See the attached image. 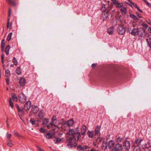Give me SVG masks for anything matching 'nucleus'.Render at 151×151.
Segmentation results:
<instances>
[{
  "label": "nucleus",
  "mask_w": 151,
  "mask_h": 151,
  "mask_svg": "<svg viewBox=\"0 0 151 151\" xmlns=\"http://www.w3.org/2000/svg\"><path fill=\"white\" fill-rule=\"evenodd\" d=\"M66 134L73 136V139H74L76 141H78L81 137V135L79 130L76 129H70L67 132Z\"/></svg>",
  "instance_id": "nucleus-1"
},
{
  "label": "nucleus",
  "mask_w": 151,
  "mask_h": 151,
  "mask_svg": "<svg viewBox=\"0 0 151 151\" xmlns=\"http://www.w3.org/2000/svg\"><path fill=\"white\" fill-rule=\"evenodd\" d=\"M73 140L72 137L68 138L66 140V142L67 143V146L69 149H70L76 147L77 145V143L76 142L74 143L72 142Z\"/></svg>",
  "instance_id": "nucleus-2"
},
{
  "label": "nucleus",
  "mask_w": 151,
  "mask_h": 151,
  "mask_svg": "<svg viewBox=\"0 0 151 151\" xmlns=\"http://www.w3.org/2000/svg\"><path fill=\"white\" fill-rule=\"evenodd\" d=\"M124 25L121 24L119 25L117 29L118 33L120 35H123L125 33L126 30L125 27L123 26Z\"/></svg>",
  "instance_id": "nucleus-3"
},
{
  "label": "nucleus",
  "mask_w": 151,
  "mask_h": 151,
  "mask_svg": "<svg viewBox=\"0 0 151 151\" xmlns=\"http://www.w3.org/2000/svg\"><path fill=\"white\" fill-rule=\"evenodd\" d=\"M18 97L19 100L21 103H24L26 101V97L23 93H20Z\"/></svg>",
  "instance_id": "nucleus-4"
},
{
  "label": "nucleus",
  "mask_w": 151,
  "mask_h": 151,
  "mask_svg": "<svg viewBox=\"0 0 151 151\" xmlns=\"http://www.w3.org/2000/svg\"><path fill=\"white\" fill-rule=\"evenodd\" d=\"M123 146L125 150H129L130 148V144L129 141L126 140L123 142Z\"/></svg>",
  "instance_id": "nucleus-5"
},
{
  "label": "nucleus",
  "mask_w": 151,
  "mask_h": 151,
  "mask_svg": "<svg viewBox=\"0 0 151 151\" xmlns=\"http://www.w3.org/2000/svg\"><path fill=\"white\" fill-rule=\"evenodd\" d=\"M15 106L17 108L19 114L21 116L24 115V111L23 110V109L22 108V109H21L19 106L17 104L15 105Z\"/></svg>",
  "instance_id": "nucleus-6"
},
{
  "label": "nucleus",
  "mask_w": 151,
  "mask_h": 151,
  "mask_svg": "<svg viewBox=\"0 0 151 151\" xmlns=\"http://www.w3.org/2000/svg\"><path fill=\"white\" fill-rule=\"evenodd\" d=\"M31 104V102L30 101H27L24 104V108H23V110H24L27 111H29L30 108Z\"/></svg>",
  "instance_id": "nucleus-7"
},
{
  "label": "nucleus",
  "mask_w": 151,
  "mask_h": 151,
  "mask_svg": "<svg viewBox=\"0 0 151 151\" xmlns=\"http://www.w3.org/2000/svg\"><path fill=\"white\" fill-rule=\"evenodd\" d=\"M42 120L43 121L42 123V125H45L49 129H50V123L48 124H47L48 122V119H43Z\"/></svg>",
  "instance_id": "nucleus-8"
},
{
  "label": "nucleus",
  "mask_w": 151,
  "mask_h": 151,
  "mask_svg": "<svg viewBox=\"0 0 151 151\" xmlns=\"http://www.w3.org/2000/svg\"><path fill=\"white\" fill-rule=\"evenodd\" d=\"M57 118L55 116H53L51 122H50V127L51 126H53V125H56L57 124Z\"/></svg>",
  "instance_id": "nucleus-9"
},
{
  "label": "nucleus",
  "mask_w": 151,
  "mask_h": 151,
  "mask_svg": "<svg viewBox=\"0 0 151 151\" xmlns=\"http://www.w3.org/2000/svg\"><path fill=\"white\" fill-rule=\"evenodd\" d=\"M44 115L45 114L44 111L42 110L40 111L38 113V117L39 118L40 120L38 119L37 120V121L38 122H41V120L42 119Z\"/></svg>",
  "instance_id": "nucleus-10"
},
{
  "label": "nucleus",
  "mask_w": 151,
  "mask_h": 151,
  "mask_svg": "<svg viewBox=\"0 0 151 151\" xmlns=\"http://www.w3.org/2000/svg\"><path fill=\"white\" fill-rule=\"evenodd\" d=\"M114 149L116 151H121L122 150V145L117 143L116 144Z\"/></svg>",
  "instance_id": "nucleus-11"
},
{
  "label": "nucleus",
  "mask_w": 151,
  "mask_h": 151,
  "mask_svg": "<svg viewBox=\"0 0 151 151\" xmlns=\"http://www.w3.org/2000/svg\"><path fill=\"white\" fill-rule=\"evenodd\" d=\"M138 31L137 35H138L139 37H142L144 36L145 33V30L141 28H138Z\"/></svg>",
  "instance_id": "nucleus-12"
},
{
  "label": "nucleus",
  "mask_w": 151,
  "mask_h": 151,
  "mask_svg": "<svg viewBox=\"0 0 151 151\" xmlns=\"http://www.w3.org/2000/svg\"><path fill=\"white\" fill-rule=\"evenodd\" d=\"M39 110L38 107L37 106L33 105L32 106L31 110L32 112L34 114L37 113Z\"/></svg>",
  "instance_id": "nucleus-13"
},
{
  "label": "nucleus",
  "mask_w": 151,
  "mask_h": 151,
  "mask_svg": "<svg viewBox=\"0 0 151 151\" xmlns=\"http://www.w3.org/2000/svg\"><path fill=\"white\" fill-rule=\"evenodd\" d=\"M101 129V127L99 126V125H97L95 129V135L99 136L100 135V130Z\"/></svg>",
  "instance_id": "nucleus-14"
},
{
  "label": "nucleus",
  "mask_w": 151,
  "mask_h": 151,
  "mask_svg": "<svg viewBox=\"0 0 151 151\" xmlns=\"http://www.w3.org/2000/svg\"><path fill=\"white\" fill-rule=\"evenodd\" d=\"M87 129L85 125H83L81 128V133L84 136Z\"/></svg>",
  "instance_id": "nucleus-15"
},
{
  "label": "nucleus",
  "mask_w": 151,
  "mask_h": 151,
  "mask_svg": "<svg viewBox=\"0 0 151 151\" xmlns=\"http://www.w3.org/2000/svg\"><path fill=\"white\" fill-rule=\"evenodd\" d=\"M19 83L20 86H24L26 83V80L24 78H20L19 81Z\"/></svg>",
  "instance_id": "nucleus-16"
},
{
  "label": "nucleus",
  "mask_w": 151,
  "mask_h": 151,
  "mask_svg": "<svg viewBox=\"0 0 151 151\" xmlns=\"http://www.w3.org/2000/svg\"><path fill=\"white\" fill-rule=\"evenodd\" d=\"M74 123L73 119H71L68 120L66 122L67 125L69 127L72 126Z\"/></svg>",
  "instance_id": "nucleus-17"
},
{
  "label": "nucleus",
  "mask_w": 151,
  "mask_h": 151,
  "mask_svg": "<svg viewBox=\"0 0 151 151\" xmlns=\"http://www.w3.org/2000/svg\"><path fill=\"white\" fill-rule=\"evenodd\" d=\"M138 28H139L136 29L134 28L132 29V32H131V34L134 36L137 35L138 31Z\"/></svg>",
  "instance_id": "nucleus-18"
},
{
  "label": "nucleus",
  "mask_w": 151,
  "mask_h": 151,
  "mask_svg": "<svg viewBox=\"0 0 151 151\" xmlns=\"http://www.w3.org/2000/svg\"><path fill=\"white\" fill-rule=\"evenodd\" d=\"M114 146V142L113 140H110L109 142L108 146V148L110 149H111Z\"/></svg>",
  "instance_id": "nucleus-19"
},
{
  "label": "nucleus",
  "mask_w": 151,
  "mask_h": 151,
  "mask_svg": "<svg viewBox=\"0 0 151 151\" xmlns=\"http://www.w3.org/2000/svg\"><path fill=\"white\" fill-rule=\"evenodd\" d=\"M107 146L108 145L106 141H103L101 145L102 149L104 150H105L106 149Z\"/></svg>",
  "instance_id": "nucleus-20"
},
{
  "label": "nucleus",
  "mask_w": 151,
  "mask_h": 151,
  "mask_svg": "<svg viewBox=\"0 0 151 151\" xmlns=\"http://www.w3.org/2000/svg\"><path fill=\"white\" fill-rule=\"evenodd\" d=\"M142 141V139L141 138H138L135 140V142L137 145V146H139Z\"/></svg>",
  "instance_id": "nucleus-21"
},
{
  "label": "nucleus",
  "mask_w": 151,
  "mask_h": 151,
  "mask_svg": "<svg viewBox=\"0 0 151 151\" xmlns=\"http://www.w3.org/2000/svg\"><path fill=\"white\" fill-rule=\"evenodd\" d=\"M114 31V28L113 27H109L107 30V32L110 35L113 34Z\"/></svg>",
  "instance_id": "nucleus-22"
},
{
  "label": "nucleus",
  "mask_w": 151,
  "mask_h": 151,
  "mask_svg": "<svg viewBox=\"0 0 151 151\" xmlns=\"http://www.w3.org/2000/svg\"><path fill=\"white\" fill-rule=\"evenodd\" d=\"M58 126L57 125H53V126H51L50 128H52V130L55 132L58 131Z\"/></svg>",
  "instance_id": "nucleus-23"
},
{
  "label": "nucleus",
  "mask_w": 151,
  "mask_h": 151,
  "mask_svg": "<svg viewBox=\"0 0 151 151\" xmlns=\"http://www.w3.org/2000/svg\"><path fill=\"white\" fill-rule=\"evenodd\" d=\"M87 135L89 138H93L94 135L93 131L89 130L87 132Z\"/></svg>",
  "instance_id": "nucleus-24"
},
{
  "label": "nucleus",
  "mask_w": 151,
  "mask_h": 151,
  "mask_svg": "<svg viewBox=\"0 0 151 151\" xmlns=\"http://www.w3.org/2000/svg\"><path fill=\"white\" fill-rule=\"evenodd\" d=\"M9 20L10 19L8 18L7 20V28H9V29H11L12 28V22H11L10 23Z\"/></svg>",
  "instance_id": "nucleus-25"
},
{
  "label": "nucleus",
  "mask_w": 151,
  "mask_h": 151,
  "mask_svg": "<svg viewBox=\"0 0 151 151\" xmlns=\"http://www.w3.org/2000/svg\"><path fill=\"white\" fill-rule=\"evenodd\" d=\"M129 16L130 18H132L134 20L136 21L137 22L139 20L138 18L137 17H136V16L135 15L133 14H130Z\"/></svg>",
  "instance_id": "nucleus-26"
},
{
  "label": "nucleus",
  "mask_w": 151,
  "mask_h": 151,
  "mask_svg": "<svg viewBox=\"0 0 151 151\" xmlns=\"http://www.w3.org/2000/svg\"><path fill=\"white\" fill-rule=\"evenodd\" d=\"M6 1L10 5L13 6H15V0H6Z\"/></svg>",
  "instance_id": "nucleus-27"
},
{
  "label": "nucleus",
  "mask_w": 151,
  "mask_h": 151,
  "mask_svg": "<svg viewBox=\"0 0 151 151\" xmlns=\"http://www.w3.org/2000/svg\"><path fill=\"white\" fill-rule=\"evenodd\" d=\"M121 12L123 14H126L127 13V9L125 7H121L120 9Z\"/></svg>",
  "instance_id": "nucleus-28"
},
{
  "label": "nucleus",
  "mask_w": 151,
  "mask_h": 151,
  "mask_svg": "<svg viewBox=\"0 0 151 151\" xmlns=\"http://www.w3.org/2000/svg\"><path fill=\"white\" fill-rule=\"evenodd\" d=\"M16 72L18 75H20L22 74V71L20 67H19L17 68Z\"/></svg>",
  "instance_id": "nucleus-29"
},
{
  "label": "nucleus",
  "mask_w": 151,
  "mask_h": 151,
  "mask_svg": "<svg viewBox=\"0 0 151 151\" xmlns=\"http://www.w3.org/2000/svg\"><path fill=\"white\" fill-rule=\"evenodd\" d=\"M45 136L47 139H50L52 137V134L50 132H48L45 135Z\"/></svg>",
  "instance_id": "nucleus-30"
},
{
  "label": "nucleus",
  "mask_w": 151,
  "mask_h": 151,
  "mask_svg": "<svg viewBox=\"0 0 151 151\" xmlns=\"http://www.w3.org/2000/svg\"><path fill=\"white\" fill-rule=\"evenodd\" d=\"M10 49V46L9 45H7L6 46L5 49V52L6 54L7 55H8L9 54V49Z\"/></svg>",
  "instance_id": "nucleus-31"
},
{
  "label": "nucleus",
  "mask_w": 151,
  "mask_h": 151,
  "mask_svg": "<svg viewBox=\"0 0 151 151\" xmlns=\"http://www.w3.org/2000/svg\"><path fill=\"white\" fill-rule=\"evenodd\" d=\"M12 62L13 63L14 65L15 66L17 65L18 64L17 60L15 57H14L13 58Z\"/></svg>",
  "instance_id": "nucleus-32"
},
{
  "label": "nucleus",
  "mask_w": 151,
  "mask_h": 151,
  "mask_svg": "<svg viewBox=\"0 0 151 151\" xmlns=\"http://www.w3.org/2000/svg\"><path fill=\"white\" fill-rule=\"evenodd\" d=\"M151 40V38H150L149 39H147L146 40V41L148 44V46L151 48V42L150 40Z\"/></svg>",
  "instance_id": "nucleus-33"
},
{
  "label": "nucleus",
  "mask_w": 151,
  "mask_h": 151,
  "mask_svg": "<svg viewBox=\"0 0 151 151\" xmlns=\"http://www.w3.org/2000/svg\"><path fill=\"white\" fill-rule=\"evenodd\" d=\"M12 98L13 100L15 101H18V98L16 95L14 94H12Z\"/></svg>",
  "instance_id": "nucleus-34"
},
{
  "label": "nucleus",
  "mask_w": 151,
  "mask_h": 151,
  "mask_svg": "<svg viewBox=\"0 0 151 151\" xmlns=\"http://www.w3.org/2000/svg\"><path fill=\"white\" fill-rule=\"evenodd\" d=\"M61 141V139L59 138H56L54 139V141L55 144L58 143Z\"/></svg>",
  "instance_id": "nucleus-35"
},
{
  "label": "nucleus",
  "mask_w": 151,
  "mask_h": 151,
  "mask_svg": "<svg viewBox=\"0 0 151 151\" xmlns=\"http://www.w3.org/2000/svg\"><path fill=\"white\" fill-rule=\"evenodd\" d=\"M115 4L116 5V7L119 8L122 7V6L123 5V4L122 3H119L118 1Z\"/></svg>",
  "instance_id": "nucleus-36"
},
{
  "label": "nucleus",
  "mask_w": 151,
  "mask_h": 151,
  "mask_svg": "<svg viewBox=\"0 0 151 151\" xmlns=\"http://www.w3.org/2000/svg\"><path fill=\"white\" fill-rule=\"evenodd\" d=\"M133 151H141V149L139 146H136L134 147L133 150Z\"/></svg>",
  "instance_id": "nucleus-37"
},
{
  "label": "nucleus",
  "mask_w": 151,
  "mask_h": 151,
  "mask_svg": "<svg viewBox=\"0 0 151 151\" xmlns=\"http://www.w3.org/2000/svg\"><path fill=\"white\" fill-rule=\"evenodd\" d=\"M12 32H11L8 35L6 40L8 41H9L11 40L12 36Z\"/></svg>",
  "instance_id": "nucleus-38"
},
{
  "label": "nucleus",
  "mask_w": 151,
  "mask_h": 151,
  "mask_svg": "<svg viewBox=\"0 0 151 151\" xmlns=\"http://www.w3.org/2000/svg\"><path fill=\"white\" fill-rule=\"evenodd\" d=\"M103 139V138L101 137H98L96 139V142L98 143H99L102 141Z\"/></svg>",
  "instance_id": "nucleus-39"
},
{
  "label": "nucleus",
  "mask_w": 151,
  "mask_h": 151,
  "mask_svg": "<svg viewBox=\"0 0 151 151\" xmlns=\"http://www.w3.org/2000/svg\"><path fill=\"white\" fill-rule=\"evenodd\" d=\"M5 75L7 77L10 76V72L9 70L7 69L5 70Z\"/></svg>",
  "instance_id": "nucleus-40"
},
{
  "label": "nucleus",
  "mask_w": 151,
  "mask_h": 151,
  "mask_svg": "<svg viewBox=\"0 0 151 151\" xmlns=\"http://www.w3.org/2000/svg\"><path fill=\"white\" fill-rule=\"evenodd\" d=\"M5 46V40L4 39H3L1 41V47H2V48L4 47Z\"/></svg>",
  "instance_id": "nucleus-41"
},
{
  "label": "nucleus",
  "mask_w": 151,
  "mask_h": 151,
  "mask_svg": "<svg viewBox=\"0 0 151 151\" xmlns=\"http://www.w3.org/2000/svg\"><path fill=\"white\" fill-rule=\"evenodd\" d=\"M9 104L10 106L12 108H13L14 107V105L12 101V99L11 98H10L9 99Z\"/></svg>",
  "instance_id": "nucleus-42"
},
{
  "label": "nucleus",
  "mask_w": 151,
  "mask_h": 151,
  "mask_svg": "<svg viewBox=\"0 0 151 151\" xmlns=\"http://www.w3.org/2000/svg\"><path fill=\"white\" fill-rule=\"evenodd\" d=\"M7 145L8 146L10 147H12L14 145L11 141L7 142Z\"/></svg>",
  "instance_id": "nucleus-43"
},
{
  "label": "nucleus",
  "mask_w": 151,
  "mask_h": 151,
  "mask_svg": "<svg viewBox=\"0 0 151 151\" xmlns=\"http://www.w3.org/2000/svg\"><path fill=\"white\" fill-rule=\"evenodd\" d=\"M77 150L79 151H80V150L81 151H83V147L81 145H79L77 147Z\"/></svg>",
  "instance_id": "nucleus-44"
},
{
  "label": "nucleus",
  "mask_w": 151,
  "mask_h": 151,
  "mask_svg": "<svg viewBox=\"0 0 151 151\" xmlns=\"http://www.w3.org/2000/svg\"><path fill=\"white\" fill-rule=\"evenodd\" d=\"M60 124H61L62 125H64L66 124V122L63 119H62V121H60L59 123Z\"/></svg>",
  "instance_id": "nucleus-45"
},
{
  "label": "nucleus",
  "mask_w": 151,
  "mask_h": 151,
  "mask_svg": "<svg viewBox=\"0 0 151 151\" xmlns=\"http://www.w3.org/2000/svg\"><path fill=\"white\" fill-rule=\"evenodd\" d=\"M122 139V138L120 137L116 138V141L119 143L121 142Z\"/></svg>",
  "instance_id": "nucleus-46"
},
{
  "label": "nucleus",
  "mask_w": 151,
  "mask_h": 151,
  "mask_svg": "<svg viewBox=\"0 0 151 151\" xmlns=\"http://www.w3.org/2000/svg\"><path fill=\"white\" fill-rule=\"evenodd\" d=\"M30 122L31 123L32 125H35V121L33 119L31 118L30 120Z\"/></svg>",
  "instance_id": "nucleus-47"
},
{
  "label": "nucleus",
  "mask_w": 151,
  "mask_h": 151,
  "mask_svg": "<svg viewBox=\"0 0 151 151\" xmlns=\"http://www.w3.org/2000/svg\"><path fill=\"white\" fill-rule=\"evenodd\" d=\"M142 148L143 150H145L146 149H147V144H145L142 145Z\"/></svg>",
  "instance_id": "nucleus-48"
},
{
  "label": "nucleus",
  "mask_w": 151,
  "mask_h": 151,
  "mask_svg": "<svg viewBox=\"0 0 151 151\" xmlns=\"http://www.w3.org/2000/svg\"><path fill=\"white\" fill-rule=\"evenodd\" d=\"M101 10L103 12H104L105 11L106 9L105 8V4H104L102 7L101 8Z\"/></svg>",
  "instance_id": "nucleus-49"
},
{
  "label": "nucleus",
  "mask_w": 151,
  "mask_h": 151,
  "mask_svg": "<svg viewBox=\"0 0 151 151\" xmlns=\"http://www.w3.org/2000/svg\"><path fill=\"white\" fill-rule=\"evenodd\" d=\"M40 131L41 132L45 133V130L44 129L42 128L40 129Z\"/></svg>",
  "instance_id": "nucleus-50"
},
{
  "label": "nucleus",
  "mask_w": 151,
  "mask_h": 151,
  "mask_svg": "<svg viewBox=\"0 0 151 151\" xmlns=\"http://www.w3.org/2000/svg\"><path fill=\"white\" fill-rule=\"evenodd\" d=\"M147 22L149 25H151V20L149 19H146Z\"/></svg>",
  "instance_id": "nucleus-51"
},
{
  "label": "nucleus",
  "mask_w": 151,
  "mask_h": 151,
  "mask_svg": "<svg viewBox=\"0 0 151 151\" xmlns=\"http://www.w3.org/2000/svg\"><path fill=\"white\" fill-rule=\"evenodd\" d=\"M6 134L7 135V138L8 139H9V138H10V137L11 136V134H9V133L8 132H7L6 133Z\"/></svg>",
  "instance_id": "nucleus-52"
},
{
  "label": "nucleus",
  "mask_w": 151,
  "mask_h": 151,
  "mask_svg": "<svg viewBox=\"0 0 151 151\" xmlns=\"http://www.w3.org/2000/svg\"><path fill=\"white\" fill-rule=\"evenodd\" d=\"M142 26L145 27L146 29H147L148 27V26L147 25L144 23H143L142 24Z\"/></svg>",
  "instance_id": "nucleus-53"
},
{
  "label": "nucleus",
  "mask_w": 151,
  "mask_h": 151,
  "mask_svg": "<svg viewBox=\"0 0 151 151\" xmlns=\"http://www.w3.org/2000/svg\"><path fill=\"white\" fill-rule=\"evenodd\" d=\"M88 148V147L87 145H84L83 147V151L84 150L87 149Z\"/></svg>",
  "instance_id": "nucleus-54"
},
{
  "label": "nucleus",
  "mask_w": 151,
  "mask_h": 151,
  "mask_svg": "<svg viewBox=\"0 0 151 151\" xmlns=\"http://www.w3.org/2000/svg\"><path fill=\"white\" fill-rule=\"evenodd\" d=\"M136 14L139 18H141L142 17L141 14L138 12H136Z\"/></svg>",
  "instance_id": "nucleus-55"
},
{
  "label": "nucleus",
  "mask_w": 151,
  "mask_h": 151,
  "mask_svg": "<svg viewBox=\"0 0 151 151\" xmlns=\"http://www.w3.org/2000/svg\"><path fill=\"white\" fill-rule=\"evenodd\" d=\"M37 148L39 151H44L43 150L40 148L39 146H37Z\"/></svg>",
  "instance_id": "nucleus-56"
},
{
  "label": "nucleus",
  "mask_w": 151,
  "mask_h": 151,
  "mask_svg": "<svg viewBox=\"0 0 151 151\" xmlns=\"http://www.w3.org/2000/svg\"><path fill=\"white\" fill-rule=\"evenodd\" d=\"M108 14H107V13H106V14H105L104 15V16H103V17H104V16H105V17H104V18H105V19H106L108 16Z\"/></svg>",
  "instance_id": "nucleus-57"
},
{
  "label": "nucleus",
  "mask_w": 151,
  "mask_h": 151,
  "mask_svg": "<svg viewBox=\"0 0 151 151\" xmlns=\"http://www.w3.org/2000/svg\"><path fill=\"white\" fill-rule=\"evenodd\" d=\"M96 65H97L96 64L93 63L91 65V67L93 68H94L96 66Z\"/></svg>",
  "instance_id": "nucleus-58"
},
{
  "label": "nucleus",
  "mask_w": 151,
  "mask_h": 151,
  "mask_svg": "<svg viewBox=\"0 0 151 151\" xmlns=\"http://www.w3.org/2000/svg\"><path fill=\"white\" fill-rule=\"evenodd\" d=\"M14 135H17L18 137L19 136V134L17 132H14Z\"/></svg>",
  "instance_id": "nucleus-59"
},
{
  "label": "nucleus",
  "mask_w": 151,
  "mask_h": 151,
  "mask_svg": "<svg viewBox=\"0 0 151 151\" xmlns=\"http://www.w3.org/2000/svg\"><path fill=\"white\" fill-rule=\"evenodd\" d=\"M147 30L148 32L151 33V28L149 27L148 28Z\"/></svg>",
  "instance_id": "nucleus-60"
},
{
  "label": "nucleus",
  "mask_w": 151,
  "mask_h": 151,
  "mask_svg": "<svg viewBox=\"0 0 151 151\" xmlns=\"http://www.w3.org/2000/svg\"><path fill=\"white\" fill-rule=\"evenodd\" d=\"M145 3H146V4L147 5V6H150L151 5V4H150L149 2H148L147 1H146V2Z\"/></svg>",
  "instance_id": "nucleus-61"
},
{
  "label": "nucleus",
  "mask_w": 151,
  "mask_h": 151,
  "mask_svg": "<svg viewBox=\"0 0 151 151\" xmlns=\"http://www.w3.org/2000/svg\"><path fill=\"white\" fill-rule=\"evenodd\" d=\"M112 2L115 4L117 1H116V0H111Z\"/></svg>",
  "instance_id": "nucleus-62"
},
{
  "label": "nucleus",
  "mask_w": 151,
  "mask_h": 151,
  "mask_svg": "<svg viewBox=\"0 0 151 151\" xmlns=\"http://www.w3.org/2000/svg\"><path fill=\"white\" fill-rule=\"evenodd\" d=\"M148 144L150 146V147H151V141H149V142L148 143Z\"/></svg>",
  "instance_id": "nucleus-63"
},
{
  "label": "nucleus",
  "mask_w": 151,
  "mask_h": 151,
  "mask_svg": "<svg viewBox=\"0 0 151 151\" xmlns=\"http://www.w3.org/2000/svg\"><path fill=\"white\" fill-rule=\"evenodd\" d=\"M6 81L7 84H9V80L8 79H6Z\"/></svg>",
  "instance_id": "nucleus-64"
}]
</instances>
